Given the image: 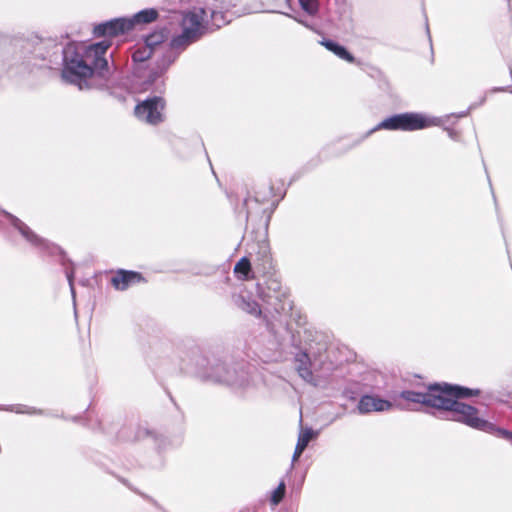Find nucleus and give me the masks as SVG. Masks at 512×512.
<instances>
[{"instance_id":"1","label":"nucleus","mask_w":512,"mask_h":512,"mask_svg":"<svg viewBox=\"0 0 512 512\" xmlns=\"http://www.w3.org/2000/svg\"><path fill=\"white\" fill-rule=\"evenodd\" d=\"M240 290L233 295L235 305L251 315L259 316L263 311L271 315L267 328L274 337L277 346L295 342V332L290 324L297 327L307 324L306 315L295 309L290 294L286 290Z\"/></svg>"},{"instance_id":"2","label":"nucleus","mask_w":512,"mask_h":512,"mask_svg":"<svg viewBox=\"0 0 512 512\" xmlns=\"http://www.w3.org/2000/svg\"><path fill=\"white\" fill-rule=\"evenodd\" d=\"M109 46L110 43L107 41L88 46L68 45L64 50L63 79L82 90L88 87V80L94 73L106 77L109 69L104 55Z\"/></svg>"},{"instance_id":"3","label":"nucleus","mask_w":512,"mask_h":512,"mask_svg":"<svg viewBox=\"0 0 512 512\" xmlns=\"http://www.w3.org/2000/svg\"><path fill=\"white\" fill-rule=\"evenodd\" d=\"M293 364L298 376L314 387L320 385L338 366L335 351L324 335L318 333L304 348L294 353Z\"/></svg>"},{"instance_id":"4","label":"nucleus","mask_w":512,"mask_h":512,"mask_svg":"<svg viewBox=\"0 0 512 512\" xmlns=\"http://www.w3.org/2000/svg\"><path fill=\"white\" fill-rule=\"evenodd\" d=\"M195 375L203 381L218 383L234 389L257 386L260 377L257 372L245 370L238 364L212 357L199 356L196 359Z\"/></svg>"},{"instance_id":"5","label":"nucleus","mask_w":512,"mask_h":512,"mask_svg":"<svg viewBox=\"0 0 512 512\" xmlns=\"http://www.w3.org/2000/svg\"><path fill=\"white\" fill-rule=\"evenodd\" d=\"M465 388L470 390L472 394L467 396H456L454 394L443 393L438 408V411L441 414H445L443 419L460 422L473 429L496 434L503 438V435L500 433V430H503L502 428H498L493 423L481 418L479 416L478 409L474 406L458 401L459 399L475 397L480 394L479 389Z\"/></svg>"},{"instance_id":"6","label":"nucleus","mask_w":512,"mask_h":512,"mask_svg":"<svg viewBox=\"0 0 512 512\" xmlns=\"http://www.w3.org/2000/svg\"><path fill=\"white\" fill-rule=\"evenodd\" d=\"M443 393L454 394L456 396H467L472 394L470 390H467L463 386L444 382L431 384L424 392L404 390L400 393V397L406 401L422 404L438 410Z\"/></svg>"},{"instance_id":"7","label":"nucleus","mask_w":512,"mask_h":512,"mask_svg":"<svg viewBox=\"0 0 512 512\" xmlns=\"http://www.w3.org/2000/svg\"><path fill=\"white\" fill-rule=\"evenodd\" d=\"M206 11L202 8L194 9L183 14L181 27L182 33L171 41L173 48H182L195 41L204 30V15Z\"/></svg>"},{"instance_id":"8","label":"nucleus","mask_w":512,"mask_h":512,"mask_svg":"<svg viewBox=\"0 0 512 512\" xmlns=\"http://www.w3.org/2000/svg\"><path fill=\"white\" fill-rule=\"evenodd\" d=\"M433 124L429 118L418 113L397 114L383 120L378 128L388 130L414 131L429 127Z\"/></svg>"},{"instance_id":"9","label":"nucleus","mask_w":512,"mask_h":512,"mask_svg":"<svg viewBox=\"0 0 512 512\" xmlns=\"http://www.w3.org/2000/svg\"><path fill=\"white\" fill-rule=\"evenodd\" d=\"M165 103L160 97L147 99L135 107V115L149 124H158L163 121Z\"/></svg>"},{"instance_id":"10","label":"nucleus","mask_w":512,"mask_h":512,"mask_svg":"<svg viewBox=\"0 0 512 512\" xmlns=\"http://www.w3.org/2000/svg\"><path fill=\"white\" fill-rule=\"evenodd\" d=\"M133 28V21L129 18H117L101 23L94 28L96 36L114 37L124 34Z\"/></svg>"},{"instance_id":"11","label":"nucleus","mask_w":512,"mask_h":512,"mask_svg":"<svg viewBox=\"0 0 512 512\" xmlns=\"http://www.w3.org/2000/svg\"><path fill=\"white\" fill-rule=\"evenodd\" d=\"M392 403L376 395H363L357 405L359 414L384 412L392 408Z\"/></svg>"},{"instance_id":"12","label":"nucleus","mask_w":512,"mask_h":512,"mask_svg":"<svg viewBox=\"0 0 512 512\" xmlns=\"http://www.w3.org/2000/svg\"><path fill=\"white\" fill-rule=\"evenodd\" d=\"M111 284L118 288L120 285L124 287L146 284L144 277L134 271L118 270L111 278Z\"/></svg>"},{"instance_id":"13","label":"nucleus","mask_w":512,"mask_h":512,"mask_svg":"<svg viewBox=\"0 0 512 512\" xmlns=\"http://www.w3.org/2000/svg\"><path fill=\"white\" fill-rule=\"evenodd\" d=\"M315 436V433L312 429L307 428L302 431L298 437V441L293 453L292 462H295L299 459L301 454L304 452L306 447L308 446L311 439Z\"/></svg>"},{"instance_id":"14","label":"nucleus","mask_w":512,"mask_h":512,"mask_svg":"<svg viewBox=\"0 0 512 512\" xmlns=\"http://www.w3.org/2000/svg\"><path fill=\"white\" fill-rule=\"evenodd\" d=\"M321 44L325 46L329 51L337 55L339 58L350 63L354 62V57L343 46L330 40L322 41Z\"/></svg>"},{"instance_id":"15","label":"nucleus","mask_w":512,"mask_h":512,"mask_svg":"<svg viewBox=\"0 0 512 512\" xmlns=\"http://www.w3.org/2000/svg\"><path fill=\"white\" fill-rule=\"evenodd\" d=\"M157 17H158L157 10L150 8V9H144V10L138 12L137 14L134 15L133 18H129V20L133 21V26H134L135 24H139V23H143V24L151 23V22L155 21L157 19Z\"/></svg>"},{"instance_id":"16","label":"nucleus","mask_w":512,"mask_h":512,"mask_svg":"<svg viewBox=\"0 0 512 512\" xmlns=\"http://www.w3.org/2000/svg\"><path fill=\"white\" fill-rule=\"evenodd\" d=\"M13 225L20 231V233L30 242L37 243L39 241L38 237L27 227L22 221L19 219L12 217Z\"/></svg>"},{"instance_id":"17","label":"nucleus","mask_w":512,"mask_h":512,"mask_svg":"<svg viewBox=\"0 0 512 512\" xmlns=\"http://www.w3.org/2000/svg\"><path fill=\"white\" fill-rule=\"evenodd\" d=\"M251 271V264L248 258H241L234 267V273L241 279H247Z\"/></svg>"},{"instance_id":"18","label":"nucleus","mask_w":512,"mask_h":512,"mask_svg":"<svg viewBox=\"0 0 512 512\" xmlns=\"http://www.w3.org/2000/svg\"><path fill=\"white\" fill-rule=\"evenodd\" d=\"M0 410H6V411H12L17 414H29V415H35V414H42L41 410H37L32 407H27L24 405H11L7 407H1Z\"/></svg>"},{"instance_id":"19","label":"nucleus","mask_w":512,"mask_h":512,"mask_svg":"<svg viewBox=\"0 0 512 512\" xmlns=\"http://www.w3.org/2000/svg\"><path fill=\"white\" fill-rule=\"evenodd\" d=\"M211 21L212 25L216 28H220L223 25L230 22V19H227L225 13L220 10L212 9L211 10Z\"/></svg>"},{"instance_id":"20","label":"nucleus","mask_w":512,"mask_h":512,"mask_svg":"<svg viewBox=\"0 0 512 512\" xmlns=\"http://www.w3.org/2000/svg\"><path fill=\"white\" fill-rule=\"evenodd\" d=\"M166 36L163 32H155L148 35L145 39V45L153 50L154 47L161 44L165 40Z\"/></svg>"},{"instance_id":"21","label":"nucleus","mask_w":512,"mask_h":512,"mask_svg":"<svg viewBox=\"0 0 512 512\" xmlns=\"http://www.w3.org/2000/svg\"><path fill=\"white\" fill-rule=\"evenodd\" d=\"M152 55V50L146 45L134 51L132 58L135 62H144Z\"/></svg>"},{"instance_id":"22","label":"nucleus","mask_w":512,"mask_h":512,"mask_svg":"<svg viewBox=\"0 0 512 512\" xmlns=\"http://www.w3.org/2000/svg\"><path fill=\"white\" fill-rule=\"evenodd\" d=\"M285 495V483L280 482L278 487L273 491V494L271 496V502L274 505H277L281 502Z\"/></svg>"},{"instance_id":"23","label":"nucleus","mask_w":512,"mask_h":512,"mask_svg":"<svg viewBox=\"0 0 512 512\" xmlns=\"http://www.w3.org/2000/svg\"><path fill=\"white\" fill-rule=\"evenodd\" d=\"M299 3L304 11L310 15L316 14L318 5L316 0H299Z\"/></svg>"},{"instance_id":"24","label":"nucleus","mask_w":512,"mask_h":512,"mask_svg":"<svg viewBox=\"0 0 512 512\" xmlns=\"http://www.w3.org/2000/svg\"><path fill=\"white\" fill-rule=\"evenodd\" d=\"M247 0H221V8H225L227 11L230 8H236L238 4L245 3Z\"/></svg>"},{"instance_id":"25","label":"nucleus","mask_w":512,"mask_h":512,"mask_svg":"<svg viewBox=\"0 0 512 512\" xmlns=\"http://www.w3.org/2000/svg\"><path fill=\"white\" fill-rule=\"evenodd\" d=\"M71 291V297H72V301H73V306H74V314H75V317H77V291L75 289H72L70 290Z\"/></svg>"},{"instance_id":"26","label":"nucleus","mask_w":512,"mask_h":512,"mask_svg":"<svg viewBox=\"0 0 512 512\" xmlns=\"http://www.w3.org/2000/svg\"><path fill=\"white\" fill-rule=\"evenodd\" d=\"M500 433L503 435V438L508 440L512 444V432L507 430H500Z\"/></svg>"},{"instance_id":"27","label":"nucleus","mask_w":512,"mask_h":512,"mask_svg":"<svg viewBox=\"0 0 512 512\" xmlns=\"http://www.w3.org/2000/svg\"><path fill=\"white\" fill-rule=\"evenodd\" d=\"M251 10L244 7V8H240V9H236L235 11H233V14L237 15V16H241L243 14H246V13H250Z\"/></svg>"}]
</instances>
